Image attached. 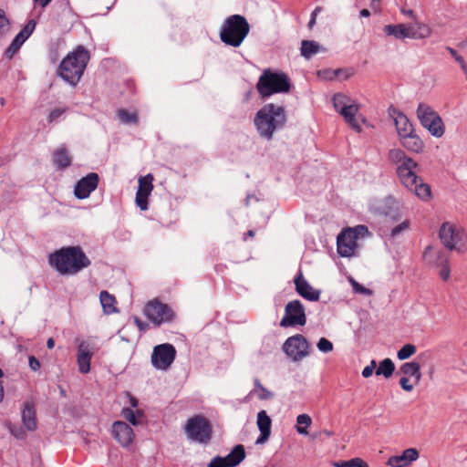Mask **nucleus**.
<instances>
[{
  "label": "nucleus",
  "instance_id": "1",
  "mask_svg": "<svg viewBox=\"0 0 467 467\" xmlns=\"http://www.w3.org/2000/svg\"><path fill=\"white\" fill-rule=\"evenodd\" d=\"M389 160L397 166V174L401 183L420 199L427 201L431 198V187L416 175L414 169L418 164L400 149L389 151Z\"/></svg>",
  "mask_w": 467,
  "mask_h": 467
},
{
  "label": "nucleus",
  "instance_id": "2",
  "mask_svg": "<svg viewBox=\"0 0 467 467\" xmlns=\"http://www.w3.org/2000/svg\"><path fill=\"white\" fill-rule=\"evenodd\" d=\"M49 265L60 275H76L91 265V261L79 246H67L52 253Z\"/></svg>",
  "mask_w": 467,
  "mask_h": 467
},
{
  "label": "nucleus",
  "instance_id": "3",
  "mask_svg": "<svg viewBox=\"0 0 467 467\" xmlns=\"http://www.w3.org/2000/svg\"><path fill=\"white\" fill-rule=\"evenodd\" d=\"M254 121L259 135L269 140L274 133L283 129L285 124V109L274 103L265 104L257 111Z\"/></svg>",
  "mask_w": 467,
  "mask_h": 467
},
{
  "label": "nucleus",
  "instance_id": "4",
  "mask_svg": "<svg viewBox=\"0 0 467 467\" xmlns=\"http://www.w3.org/2000/svg\"><path fill=\"white\" fill-rule=\"evenodd\" d=\"M89 58L88 51L83 46H78L60 62L57 68L58 76L75 87L83 76Z\"/></svg>",
  "mask_w": 467,
  "mask_h": 467
},
{
  "label": "nucleus",
  "instance_id": "5",
  "mask_svg": "<svg viewBox=\"0 0 467 467\" xmlns=\"http://www.w3.org/2000/svg\"><path fill=\"white\" fill-rule=\"evenodd\" d=\"M249 31V23L244 16L232 15L222 24L220 39L227 46L238 47L242 45Z\"/></svg>",
  "mask_w": 467,
  "mask_h": 467
},
{
  "label": "nucleus",
  "instance_id": "6",
  "mask_svg": "<svg viewBox=\"0 0 467 467\" xmlns=\"http://www.w3.org/2000/svg\"><path fill=\"white\" fill-rule=\"evenodd\" d=\"M289 77L282 71L265 69L256 84L258 93L262 98H268L276 93H286L290 90Z\"/></svg>",
  "mask_w": 467,
  "mask_h": 467
},
{
  "label": "nucleus",
  "instance_id": "7",
  "mask_svg": "<svg viewBox=\"0 0 467 467\" xmlns=\"http://www.w3.org/2000/svg\"><path fill=\"white\" fill-rule=\"evenodd\" d=\"M368 234V228L364 225H358L354 228L343 230L337 238L338 254L342 257L354 255L358 248L357 241L358 237Z\"/></svg>",
  "mask_w": 467,
  "mask_h": 467
},
{
  "label": "nucleus",
  "instance_id": "8",
  "mask_svg": "<svg viewBox=\"0 0 467 467\" xmlns=\"http://www.w3.org/2000/svg\"><path fill=\"white\" fill-rule=\"evenodd\" d=\"M439 237L441 244L450 251L462 253L464 251L463 240L465 233L463 229L452 223L445 222L439 231Z\"/></svg>",
  "mask_w": 467,
  "mask_h": 467
},
{
  "label": "nucleus",
  "instance_id": "9",
  "mask_svg": "<svg viewBox=\"0 0 467 467\" xmlns=\"http://www.w3.org/2000/svg\"><path fill=\"white\" fill-rule=\"evenodd\" d=\"M417 117L420 124L436 137L441 138L444 134V125L441 118L430 106L420 103L417 109Z\"/></svg>",
  "mask_w": 467,
  "mask_h": 467
},
{
  "label": "nucleus",
  "instance_id": "10",
  "mask_svg": "<svg viewBox=\"0 0 467 467\" xmlns=\"http://www.w3.org/2000/svg\"><path fill=\"white\" fill-rule=\"evenodd\" d=\"M333 105L352 129L360 131V126L355 118L359 108L353 99L342 93H337L333 97Z\"/></svg>",
  "mask_w": 467,
  "mask_h": 467
},
{
  "label": "nucleus",
  "instance_id": "11",
  "mask_svg": "<svg viewBox=\"0 0 467 467\" xmlns=\"http://www.w3.org/2000/svg\"><path fill=\"white\" fill-rule=\"evenodd\" d=\"M185 431L188 438L196 442L207 443L211 440V425L202 416H194L189 419Z\"/></svg>",
  "mask_w": 467,
  "mask_h": 467
},
{
  "label": "nucleus",
  "instance_id": "12",
  "mask_svg": "<svg viewBox=\"0 0 467 467\" xmlns=\"http://www.w3.org/2000/svg\"><path fill=\"white\" fill-rule=\"evenodd\" d=\"M283 351L293 361L297 362L309 356L310 345L303 335L296 334L285 341Z\"/></svg>",
  "mask_w": 467,
  "mask_h": 467
},
{
  "label": "nucleus",
  "instance_id": "13",
  "mask_svg": "<svg viewBox=\"0 0 467 467\" xmlns=\"http://www.w3.org/2000/svg\"><path fill=\"white\" fill-rule=\"evenodd\" d=\"M176 358V349L173 345L164 343L153 348L150 361L154 368L166 371L170 368Z\"/></svg>",
  "mask_w": 467,
  "mask_h": 467
},
{
  "label": "nucleus",
  "instance_id": "14",
  "mask_svg": "<svg viewBox=\"0 0 467 467\" xmlns=\"http://www.w3.org/2000/svg\"><path fill=\"white\" fill-rule=\"evenodd\" d=\"M306 323L305 307L299 300H293L286 304L285 316L280 321L282 327L304 326Z\"/></svg>",
  "mask_w": 467,
  "mask_h": 467
},
{
  "label": "nucleus",
  "instance_id": "15",
  "mask_svg": "<svg viewBox=\"0 0 467 467\" xmlns=\"http://www.w3.org/2000/svg\"><path fill=\"white\" fill-rule=\"evenodd\" d=\"M423 258L429 264H432L441 268L439 275L443 281H447L450 278V256L445 251H436L432 246L429 245L424 250Z\"/></svg>",
  "mask_w": 467,
  "mask_h": 467
},
{
  "label": "nucleus",
  "instance_id": "16",
  "mask_svg": "<svg viewBox=\"0 0 467 467\" xmlns=\"http://www.w3.org/2000/svg\"><path fill=\"white\" fill-rule=\"evenodd\" d=\"M144 314L156 326L170 322L173 318L171 308L158 300L150 301L144 308Z\"/></svg>",
  "mask_w": 467,
  "mask_h": 467
},
{
  "label": "nucleus",
  "instance_id": "17",
  "mask_svg": "<svg viewBox=\"0 0 467 467\" xmlns=\"http://www.w3.org/2000/svg\"><path fill=\"white\" fill-rule=\"evenodd\" d=\"M245 458V451L243 445L238 444L234 446L232 451L225 457H214L208 467H235L242 462Z\"/></svg>",
  "mask_w": 467,
  "mask_h": 467
},
{
  "label": "nucleus",
  "instance_id": "18",
  "mask_svg": "<svg viewBox=\"0 0 467 467\" xmlns=\"http://www.w3.org/2000/svg\"><path fill=\"white\" fill-rule=\"evenodd\" d=\"M153 175L149 173L139 178V186L136 192V204L141 211L148 210V198L153 190Z\"/></svg>",
  "mask_w": 467,
  "mask_h": 467
},
{
  "label": "nucleus",
  "instance_id": "19",
  "mask_svg": "<svg viewBox=\"0 0 467 467\" xmlns=\"http://www.w3.org/2000/svg\"><path fill=\"white\" fill-rule=\"evenodd\" d=\"M374 210L375 213L389 217L393 221H398L402 216L400 202L391 196L379 201L374 207Z\"/></svg>",
  "mask_w": 467,
  "mask_h": 467
},
{
  "label": "nucleus",
  "instance_id": "20",
  "mask_svg": "<svg viewBox=\"0 0 467 467\" xmlns=\"http://www.w3.org/2000/svg\"><path fill=\"white\" fill-rule=\"evenodd\" d=\"M99 175L95 172H90L85 177L81 178L76 184L74 193L78 199H86L90 193L98 187Z\"/></svg>",
  "mask_w": 467,
  "mask_h": 467
},
{
  "label": "nucleus",
  "instance_id": "21",
  "mask_svg": "<svg viewBox=\"0 0 467 467\" xmlns=\"http://www.w3.org/2000/svg\"><path fill=\"white\" fill-rule=\"evenodd\" d=\"M94 355V348L87 341H81L78 346L77 363L78 370L82 374L90 371L91 358Z\"/></svg>",
  "mask_w": 467,
  "mask_h": 467
},
{
  "label": "nucleus",
  "instance_id": "22",
  "mask_svg": "<svg viewBox=\"0 0 467 467\" xmlns=\"http://www.w3.org/2000/svg\"><path fill=\"white\" fill-rule=\"evenodd\" d=\"M389 114L394 120L399 138L408 134H412V131L415 130L413 125L403 112L393 107H390L389 109Z\"/></svg>",
  "mask_w": 467,
  "mask_h": 467
},
{
  "label": "nucleus",
  "instance_id": "23",
  "mask_svg": "<svg viewBox=\"0 0 467 467\" xmlns=\"http://www.w3.org/2000/svg\"><path fill=\"white\" fill-rule=\"evenodd\" d=\"M420 457L416 448H408L400 455L390 456L387 464L390 467H408Z\"/></svg>",
  "mask_w": 467,
  "mask_h": 467
},
{
  "label": "nucleus",
  "instance_id": "24",
  "mask_svg": "<svg viewBox=\"0 0 467 467\" xmlns=\"http://www.w3.org/2000/svg\"><path fill=\"white\" fill-rule=\"evenodd\" d=\"M296 290L299 296L309 301H317L321 292L315 290L310 284L304 278L301 272L295 278Z\"/></svg>",
  "mask_w": 467,
  "mask_h": 467
},
{
  "label": "nucleus",
  "instance_id": "25",
  "mask_svg": "<svg viewBox=\"0 0 467 467\" xmlns=\"http://www.w3.org/2000/svg\"><path fill=\"white\" fill-rule=\"evenodd\" d=\"M114 438L124 447L129 446L133 439L134 432L129 424L124 421H116L112 426Z\"/></svg>",
  "mask_w": 467,
  "mask_h": 467
},
{
  "label": "nucleus",
  "instance_id": "26",
  "mask_svg": "<svg viewBox=\"0 0 467 467\" xmlns=\"http://www.w3.org/2000/svg\"><path fill=\"white\" fill-rule=\"evenodd\" d=\"M21 418L23 425L27 431H33L36 429V408L33 401L24 402Z\"/></svg>",
  "mask_w": 467,
  "mask_h": 467
},
{
  "label": "nucleus",
  "instance_id": "27",
  "mask_svg": "<svg viewBox=\"0 0 467 467\" xmlns=\"http://www.w3.org/2000/svg\"><path fill=\"white\" fill-rule=\"evenodd\" d=\"M257 426L261 432V436L257 439L256 443H261L267 440L271 433V419L265 410L258 412Z\"/></svg>",
  "mask_w": 467,
  "mask_h": 467
},
{
  "label": "nucleus",
  "instance_id": "28",
  "mask_svg": "<svg viewBox=\"0 0 467 467\" xmlns=\"http://www.w3.org/2000/svg\"><path fill=\"white\" fill-rule=\"evenodd\" d=\"M400 140L405 149L412 152L419 153L424 148L422 140L416 134L415 130L412 131V134L400 138Z\"/></svg>",
  "mask_w": 467,
  "mask_h": 467
},
{
  "label": "nucleus",
  "instance_id": "29",
  "mask_svg": "<svg viewBox=\"0 0 467 467\" xmlns=\"http://www.w3.org/2000/svg\"><path fill=\"white\" fill-rule=\"evenodd\" d=\"M53 161L58 169H66L71 165L72 158L65 147H59L54 151Z\"/></svg>",
  "mask_w": 467,
  "mask_h": 467
},
{
  "label": "nucleus",
  "instance_id": "30",
  "mask_svg": "<svg viewBox=\"0 0 467 467\" xmlns=\"http://www.w3.org/2000/svg\"><path fill=\"white\" fill-rule=\"evenodd\" d=\"M322 50H324V48L317 41L303 40L301 42V55L306 59L311 58L314 55Z\"/></svg>",
  "mask_w": 467,
  "mask_h": 467
},
{
  "label": "nucleus",
  "instance_id": "31",
  "mask_svg": "<svg viewBox=\"0 0 467 467\" xmlns=\"http://www.w3.org/2000/svg\"><path fill=\"white\" fill-rule=\"evenodd\" d=\"M99 301L105 314L110 315L118 312V309L115 307L116 299L109 292L101 291L99 294Z\"/></svg>",
  "mask_w": 467,
  "mask_h": 467
},
{
  "label": "nucleus",
  "instance_id": "32",
  "mask_svg": "<svg viewBox=\"0 0 467 467\" xmlns=\"http://www.w3.org/2000/svg\"><path fill=\"white\" fill-rule=\"evenodd\" d=\"M400 372L406 376L413 377L416 382H420L421 379L420 366L418 362L411 361L403 363L400 368Z\"/></svg>",
  "mask_w": 467,
  "mask_h": 467
},
{
  "label": "nucleus",
  "instance_id": "33",
  "mask_svg": "<svg viewBox=\"0 0 467 467\" xmlns=\"http://www.w3.org/2000/svg\"><path fill=\"white\" fill-rule=\"evenodd\" d=\"M405 27L406 24L387 25L383 31L386 36H394L396 39H405Z\"/></svg>",
  "mask_w": 467,
  "mask_h": 467
},
{
  "label": "nucleus",
  "instance_id": "34",
  "mask_svg": "<svg viewBox=\"0 0 467 467\" xmlns=\"http://www.w3.org/2000/svg\"><path fill=\"white\" fill-rule=\"evenodd\" d=\"M395 370V365L390 358H385L379 362L378 368L376 369V375H383L385 378L392 376Z\"/></svg>",
  "mask_w": 467,
  "mask_h": 467
},
{
  "label": "nucleus",
  "instance_id": "35",
  "mask_svg": "<svg viewBox=\"0 0 467 467\" xmlns=\"http://www.w3.org/2000/svg\"><path fill=\"white\" fill-rule=\"evenodd\" d=\"M121 415L126 420L136 426L140 423V419L142 418L143 413L139 410H134L131 408H123Z\"/></svg>",
  "mask_w": 467,
  "mask_h": 467
},
{
  "label": "nucleus",
  "instance_id": "36",
  "mask_svg": "<svg viewBox=\"0 0 467 467\" xmlns=\"http://www.w3.org/2000/svg\"><path fill=\"white\" fill-rule=\"evenodd\" d=\"M26 38L20 32L16 36L11 45L7 47L5 52V56L8 58H11L21 47V46L25 43Z\"/></svg>",
  "mask_w": 467,
  "mask_h": 467
},
{
  "label": "nucleus",
  "instance_id": "37",
  "mask_svg": "<svg viewBox=\"0 0 467 467\" xmlns=\"http://www.w3.org/2000/svg\"><path fill=\"white\" fill-rule=\"evenodd\" d=\"M296 431L301 435H307V428L312 424V419L308 414H300L296 417Z\"/></svg>",
  "mask_w": 467,
  "mask_h": 467
},
{
  "label": "nucleus",
  "instance_id": "38",
  "mask_svg": "<svg viewBox=\"0 0 467 467\" xmlns=\"http://www.w3.org/2000/svg\"><path fill=\"white\" fill-rule=\"evenodd\" d=\"M335 467H368V464L360 458H353L349 461H339L333 463Z\"/></svg>",
  "mask_w": 467,
  "mask_h": 467
},
{
  "label": "nucleus",
  "instance_id": "39",
  "mask_svg": "<svg viewBox=\"0 0 467 467\" xmlns=\"http://www.w3.org/2000/svg\"><path fill=\"white\" fill-rule=\"evenodd\" d=\"M254 390L261 400H270L274 397V393L265 389L257 379H254Z\"/></svg>",
  "mask_w": 467,
  "mask_h": 467
},
{
  "label": "nucleus",
  "instance_id": "40",
  "mask_svg": "<svg viewBox=\"0 0 467 467\" xmlns=\"http://www.w3.org/2000/svg\"><path fill=\"white\" fill-rule=\"evenodd\" d=\"M118 116L120 121L124 124H135L138 122V116L134 112H129L125 109H119L118 111Z\"/></svg>",
  "mask_w": 467,
  "mask_h": 467
},
{
  "label": "nucleus",
  "instance_id": "41",
  "mask_svg": "<svg viewBox=\"0 0 467 467\" xmlns=\"http://www.w3.org/2000/svg\"><path fill=\"white\" fill-rule=\"evenodd\" d=\"M417 348L412 344L404 345L397 353V357L400 360H404L415 354Z\"/></svg>",
  "mask_w": 467,
  "mask_h": 467
},
{
  "label": "nucleus",
  "instance_id": "42",
  "mask_svg": "<svg viewBox=\"0 0 467 467\" xmlns=\"http://www.w3.org/2000/svg\"><path fill=\"white\" fill-rule=\"evenodd\" d=\"M416 26L417 39H424L431 36L432 30L428 25L416 21Z\"/></svg>",
  "mask_w": 467,
  "mask_h": 467
},
{
  "label": "nucleus",
  "instance_id": "43",
  "mask_svg": "<svg viewBox=\"0 0 467 467\" xmlns=\"http://www.w3.org/2000/svg\"><path fill=\"white\" fill-rule=\"evenodd\" d=\"M410 223L409 220H404L400 224L393 227L390 231V237L392 239L398 238L405 231L409 230Z\"/></svg>",
  "mask_w": 467,
  "mask_h": 467
},
{
  "label": "nucleus",
  "instance_id": "44",
  "mask_svg": "<svg viewBox=\"0 0 467 467\" xmlns=\"http://www.w3.org/2000/svg\"><path fill=\"white\" fill-rule=\"evenodd\" d=\"M342 72H346L345 79L349 78L354 74L353 70L344 69V68H338V69H335V70H327V71H325L324 74H326L325 78L332 80V79L336 78L337 77H338L339 74Z\"/></svg>",
  "mask_w": 467,
  "mask_h": 467
},
{
  "label": "nucleus",
  "instance_id": "45",
  "mask_svg": "<svg viewBox=\"0 0 467 467\" xmlns=\"http://www.w3.org/2000/svg\"><path fill=\"white\" fill-rule=\"evenodd\" d=\"M317 347L318 350L323 353H328L333 350L332 342L329 341L328 339H327L326 337H321L318 340Z\"/></svg>",
  "mask_w": 467,
  "mask_h": 467
},
{
  "label": "nucleus",
  "instance_id": "46",
  "mask_svg": "<svg viewBox=\"0 0 467 467\" xmlns=\"http://www.w3.org/2000/svg\"><path fill=\"white\" fill-rule=\"evenodd\" d=\"M9 21L6 18L5 12L0 10V38L9 31Z\"/></svg>",
  "mask_w": 467,
  "mask_h": 467
},
{
  "label": "nucleus",
  "instance_id": "47",
  "mask_svg": "<svg viewBox=\"0 0 467 467\" xmlns=\"http://www.w3.org/2000/svg\"><path fill=\"white\" fill-rule=\"evenodd\" d=\"M66 112V109L57 108L53 109L50 114L48 115L47 120L48 122H57L60 119V118L64 115Z\"/></svg>",
  "mask_w": 467,
  "mask_h": 467
},
{
  "label": "nucleus",
  "instance_id": "48",
  "mask_svg": "<svg viewBox=\"0 0 467 467\" xmlns=\"http://www.w3.org/2000/svg\"><path fill=\"white\" fill-rule=\"evenodd\" d=\"M353 290L356 293L363 294V295H371V291L368 288L364 287L362 285L355 281L354 279H351L350 281Z\"/></svg>",
  "mask_w": 467,
  "mask_h": 467
},
{
  "label": "nucleus",
  "instance_id": "49",
  "mask_svg": "<svg viewBox=\"0 0 467 467\" xmlns=\"http://www.w3.org/2000/svg\"><path fill=\"white\" fill-rule=\"evenodd\" d=\"M35 27L36 22L34 20H29L28 23L20 31V33L23 34V36L27 39L33 33Z\"/></svg>",
  "mask_w": 467,
  "mask_h": 467
},
{
  "label": "nucleus",
  "instance_id": "50",
  "mask_svg": "<svg viewBox=\"0 0 467 467\" xmlns=\"http://www.w3.org/2000/svg\"><path fill=\"white\" fill-rule=\"evenodd\" d=\"M416 27H417L416 23L415 24H406V27H405L406 38L417 39Z\"/></svg>",
  "mask_w": 467,
  "mask_h": 467
},
{
  "label": "nucleus",
  "instance_id": "51",
  "mask_svg": "<svg viewBox=\"0 0 467 467\" xmlns=\"http://www.w3.org/2000/svg\"><path fill=\"white\" fill-rule=\"evenodd\" d=\"M376 361L375 360H371L370 361V364L366 366L363 370H362V376L364 378H369L370 376H372L375 368H376Z\"/></svg>",
  "mask_w": 467,
  "mask_h": 467
},
{
  "label": "nucleus",
  "instance_id": "52",
  "mask_svg": "<svg viewBox=\"0 0 467 467\" xmlns=\"http://www.w3.org/2000/svg\"><path fill=\"white\" fill-rule=\"evenodd\" d=\"M400 385L406 391H411L414 389V386L410 383V380L407 377H402L400 379Z\"/></svg>",
  "mask_w": 467,
  "mask_h": 467
},
{
  "label": "nucleus",
  "instance_id": "53",
  "mask_svg": "<svg viewBox=\"0 0 467 467\" xmlns=\"http://www.w3.org/2000/svg\"><path fill=\"white\" fill-rule=\"evenodd\" d=\"M29 367L32 370L37 371L40 368V362L39 360L35 358L34 356L29 357Z\"/></svg>",
  "mask_w": 467,
  "mask_h": 467
},
{
  "label": "nucleus",
  "instance_id": "54",
  "mask_svg": "<svg viewBox=\"0 0 467 467\" xmlns=\"http://www.w3.org/2000/svg\"><path fill=\"white\" fill-rule=\"evenodd\" d=\"M129 400H130V408L132 410L138 407L139 401L135 397L129 394Z\"/></svg>",
  "mask_w": 467,
  "mask_h": 467
},
{
  "label": "nucleus",
  "instance_id": "55",
  "mask_svg": "<svg viewBox=\"0 0 467 467\" xmlns=\"http://www.w3.org/2000/svg\"><path fill=\"white\" fill-rule=\"evenodd\" d=\"M402 13H403L405 16H409V17H411V18L415 19V14H414V11H413V10H411V9H410V10H403V11H402Z\"/></svg>",
  "mask_w": 467,
  "mask_h": 467
},
{
  "label": "nucleus",
  "instance_id": "56",
  "mask_svg": "<svg viewBox=\"0 0 467 467\" xmlns=\"http://www.w3.org/2000/svg\"><path fill=\"white\" fill-rule=\"evenodd\" d=\"M36 3L40 5L42 7H46L52 0H34Z\"/></svg>",
  "mask_w": 467,
  "mask_h": 467
},
{
  "label": "nucleus",
  "instance_id": "57",
  "mask_svg": "<svg viewBox=\"0 0 467 467\" xmlns=\"http://www.w3.org/2000/svg\"><path fill=\"white\" fill-rule=\"evenodd\" d=\"M47 348H49V349H52V348L55 347V340H54L52 337H50V338H48V339H47Z\"/></svg>",
  "mask_w": 467,
  "mask_h": 467
},
{
  "label": "nucleus",
  "instance_id": "58",
  "mask_svg": "<svg viewBox=\"0 0 467 467\" xmlns=\"http://www.w3.org/2000/svg\"><path fill=\"white\" fill-rule=\"evenodd\" d=\"M134 321H135L136 325L140 327V329L144 328L143 322L140 318L135 317Z\"/></svg>",
  "mask_w": 467,
  "mask_h": 467
},
{
  "label": "nucleus",
  "instance_id": "59",
  "mask_svg": "<svg viewBox=\"0 0 467 467\" xmlns=\"http://www.w3.org/2000/svg\"><path fill=\"white\" fill-rule=\"evenodd\" d=\"M370 16V12L368 9H362L360 11V16L368 17Z\"/></svg>",
  "mask_w": 467,
  "mask_h": 467
},
{
  "label": "nucleus",
  "instance_id": "60",
  "mask_svg": "<svg viewBox=\"0 0 467 467\" xmlns=\"http://www.w3.org/2000/svg\"><path fill=\"white\" fill-rule=\"evenodd\" d=\"M4 395H5L4 386H3L2 382H0V403L4 400Z\"/></svg>",
  "mask_w": 467,
  "mask_h": 467
},
{
  "label": "nucleus",
  "instance_id": "61",
  "mask_svg": "<svg viewBox=\"0 0 467 467\" xmlns=\"http://www.w3.org/2000/svg\"><path fill=\"white\" fill-rule=\"evenodd\" d=\"M321 11V7L320 6H317L314 11L312 12L311 14V16L313 17H317V14Z\"/></svg>",
  "mask_w": 467,
  "mask_h": 467
},
{
  "label": "nucleus",
  "instance_id": "62",
  "mask_svg": "<svg viewBox=\"0 0 467 467\" xmlns=\"http://www.w3.org/2000/svg\"><path fill=\"white\" fill-rule=\"evenodd\" d=\"M320 433L326 435L327 437H330V436L334 435V432L331 431H328V430H324Z\"/></svg>",
  "mask_w": 467,
  "mask_h": 467
},
{
  "label": "nucleus",
  "instance_id": "63",
  "mask_svg": "<svg viewBox=\"0 0 467 467\" xmlns=\"http://www.w3.org/2000/svg\"><path fill=\"white\" fill-rule=\"evenodd\" d=\"M315 24H316V18L311 16V18H310V20L308 22L309 28H312Z\"/></svg>",
  "mask_w": 467,
  "mask_h": 467
},
{
  "label": "nucleus",
  "instance_id": "64",
  "mask_svg": "<svg viewBox=\"0 0 467 467\" xmlns=\"http://www.w3.org/2000/svg\"><path fill=\"white\" fill-rule=\"evenodd\" d=\"M254 235V231L249 230V231L247 232V236H249V237H253Z\"/></svg>",
  "mask_w": 467,
  "mask_h": 467
}]
</instances>
